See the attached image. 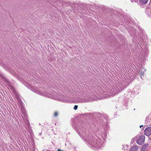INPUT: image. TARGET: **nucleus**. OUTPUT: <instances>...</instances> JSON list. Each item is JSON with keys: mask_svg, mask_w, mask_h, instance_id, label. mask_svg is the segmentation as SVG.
I'll return each mask as SVG.
<instances>
[{"mask_svg": "<svg viewBox=\"0 0 151 151\" xmlns=\"http://www.w3.org/2000/svg\"><path fill=\"white\" fill-rule=\"evenodd\" d=\"M9 86V87L10 88L11 90L12 91H14V87L13 86L10 85V86Z\"/></svg>", "mask_w": 151, "mask_h": 151, "instance_id": "10", "label": "nucleus"}, {"mask_svg": "<svg viewBox=\"0 0 151 151\" xmlns=\"http://www.w3.org/2000/svg\"><path fill=\"white\" fill-rule=\"evenodd\" d=\"M0 77L1 78L4 80L6 82L8 83L9 84L10 83L9 81L3 75H1L0 73Z\"/></svg>", "mask_w": 151, "mask_h": 151, "instance_id": "5", "label": "nucleus"}, {"mask_svg": "<svg viewBox=\"0 0 151 151\" xmlns=\"http://www.w3.org/2000/svg\"><path fill=\"white\" fill-rule=\"evenodd\" d=\"M87 134L85 136H83V138L93 147H99L100 143V139H99L97 137L94 136L92 133L88 132V131ZM83 135H84V134H83Z\"/></svg>", "mask_w": 151, "mask_h": 151, "instance_id": "1", "label": "nucleus"}, {"mask_svg": "<svg viewBox=\"0 0 151 151\" xmlns=\"http://www.w3.org/2000/svg\"><path fill=\"white\" fill-rule=\"evenodd\" d=\"M148 145V144H146L143 145L141 149V151H145L147 149Z\"/></svg>", "mask_w": 151, "mask_h": 151, "instance_id": "6", "label": "nucleus"}, {"mask_svg": "<svg viewBox=\"0 0 151 151\" xmlns=\"http://www.w3.org/2000/svg\"><path fill=\"white\" fill-rule=\"evenodd\" d=\"M145 139V136L141 135L139 136V138L137 141V142L139 145H142L144 143Z\"/></svg>", "mask_w": 151, "mask_h": 151, "instance_id": "2", "label": "nucleus"}, {"mask_svg": "<svg viewBox=\"0 0 151 151\" xmlns=\"http://www.w3.org/2000/svg\"><path fill=\"white\" fill-rule=\"evenodd\" d=\"M58 115V113L57 112H56L54 113V116L55 117H56Z\"/></svg>", "mask_w": 151, "mask_h": 151, "instance_id": "11", "label": "nucleus"}, {"mask_svg": "<svg viewBox=\"0 0 151 151\" xmlns=\"http://www.w3.org/2000/svg\"><path fill=\"white\" fill-rule=\"evenodd\" d=\"M134 139H135L134 138H133V139H132V140H134Z\"/></svg>", "mask_w": 151, "mask_h": 151, "instance_id": "18", "label": "nucleus"}, {"mask_svg": "<svg viewBox=\"0 0 151 151\" xmlns=\"http://www.w3.org/2000/svg\"><path fill=\"white\" fill-rule=\"evenodd\" d=\"M89 99H90V98H88V99L86 98H85L84 99H83L82 100V102H83L84 103L88 102L89 101Z\"/></svg>", "mask_w": 151, "mask_h": 151, "instance_id": "9", "label": "nucleus"}, {"mask_svg": "<svg viewBox=\"0 0 151 151\" xmlns=\"http://www.w3.org/2000/svg\"><path fill=\"white\" fill-rule=\"evenodd\" d=\"M148 0H139L140 2L143 5L146 4Z\"/></svg>", "mask_w": 151, "mask_h": 151, "instance_id": "8", "label": "nucleus"}, {"mask_svg": "<svg viewBox=\"0 0 151 151\" xmlns=\"http://www.w3.org/2000/svg\"><path fill=\"white\" fill-rule=\"evenodd\" d=\"M140 76L141 77H142V76H144V73L141 72L140 73Z\"/></svg>", "mask_w": 151, "mask_h": 151, "instance_id": "13", "label": "nucleus"}, {"mask_svg": "<svg viewBox=\"0 0 151 151\" xmlns=\"http://www.w3.org/2000/svg\"><path fill=\"white\" fill-rule=\"evenodd\" d=\"M138 147L134 145L131 148L130 151H136L138 150Z\"/></svg>", "mask_w": 151, "mask_h": 151, "instance_id": "7", "label": "nucleus"}, {"mask_svg": "<svg viewBox=\"0 0 151 151\" xmlns=\"http://www.w3.org/2000/svg\"><path fill=\"white\" fill-rule=\"evenodd\" d=\"M27 129V130H28V131H29V132H30V133H31V129L30 128L28 127V129Z\"/></svg>", "mask_w": 151, "mask_h": 151, "instance_id": "14", "label": "nucleus"}, {"mask_svg": "<svg viewBox=\"0 0 151 151\" xmlns=\"http://www.w3.org/2000/svg\"><path fill=\"white\" fill-rule=\"evenodd\" d=\"M48 96L50 98L53 99H55L57 98L58 94L55 91L52 92H50V95Z\"/></svg>", "mask_w": 151, "mask_h": 151, "instance_id": "4", "label": "nucleus"}, {"mask_svg": "<svg viewBox=\"0 0 151 151\" xmlns=\"http://www.w3.org/2000/svg\"><path fill=\"white\" fill-rule=\"evenodd\" d=\"M22 112L23 114L24 115H25V113H24V112L23 111H22Z\"/></svg>", "mask_w": 151, "mask_h": 151, "instance_id": "16", "label": "nucleus"}, {"mask_svg": "<svg viewBox=\"0 0 151 151\" xmlns=\"http://www.w3.org/2000/svg\"><path fill=\"white\" fill-rule=\"evenodd\" d=\"M78 106L77 105H75L74 107V109L75 110H76L77 109Z\"/></svg>", "mask_w": 151, "mask_h": 151, "instance_id": "12", "label": "nucleus"}, {"mask_svg": "<svg viewBox=\"0 0 151 151\" xmlns=\"http://www.w3.org/2000/svg\"><path fill=\"white\" fill-rule=\"evenodd\" d=\"M145 134L147 136H149L151 134V127H147L144 130Z\"/></svg>", "mask_w": 151, "mask_h": 151, "instance_id": "3", "label": "nucleus"}, {"mask_svg": "<svg viewBox=\"0 0 151 151\" xmlns=\"http://www.w3.org/2000/svg\"><path fill=\"white\" fill-rule=\"evenodd\" d=\"M142 127H143V125H141V126H140V128H141Z\"/></svg>", "mask_w": 151, "mask_h": 151, "instance_id": "17", "label": "nucleus"}, {"mask_svg": "<svg viewBox=\"0 0 151 151\" xmlns=\"http://www.w3.org/2000/svg\"><path fill=\"white\" fill-rule=\"evenodd\" d=\"M58 151H63V150H60V149H58Z\"/></svg>", "mask_w": 151, "mask_h": 151, "instance_id": "15", "label": "nucleus"}]
</instances>
